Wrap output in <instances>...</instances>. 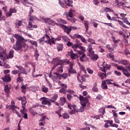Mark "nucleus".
Here are the masks:
<instances>
[{"label":"nucleus","instance_id":"b1692460","mask_svg":"<svg viewBox=\"0 0 130 130\" xmlns=\"http://www.w3.org/2000/svg\"><path fill=\"white\" fill-rule=\"evenodd\" d=\"M123 74L125 76V77H127V78H129L130 77V73L127 71V69H125L123 70Z\"/></svg>","mask_w":130,"mask_h":130},{"label":"nucleus","instance_id":"aec40b11","mask_svg":"<svg viewBox=\"0 0 130 130\" xmlns=\"http://www.w3.org/2000/svg\"><path fill=\"white\" fill-rule=\"evenodd\" d=\"M10 90H11V85L7 84L5 86V92L6 94H9L10 93Z\"/></svg>","mask_w":130,"mask_h":130},{"label":"nucleus","instance_id":"2f4dec72","mask_svg":"<svg viewBox=\"0 0 130 130\" xmlns=\"http://www.w3.org/2000/svg\"><path fill=\"white\" fill-rule=\"evenodd\" d=\"M46 41V35H45V36L43 37L42 38L40 39L39 40V41L41 44H43L44 42Z\"/></svg>","mask_w":130,"mask_h":130},{"label":"nucleus","instance_id":"1a4fd4ad","mask_svg":"<svg viewBox=\"0 0 130 130\" xmlns=\"http://www.w3.org/2000/svg\"><path fill=\"white\" fill-rule=\"evenodd\" d=\"M67 63L70 64L69 72L71 74H76V70L73 69V67H74V64L73 63H71L69 60H65Z\"/></svg>","mask_w":130,"mask_h":130},{"label":"nucleus","instance_id":"49530a36","mask_svg":"<svg viewBox=\"0 0 130 130\" xmlns=\"http://www.w3.org/2000/svg\"><path fill=\"white\" fill-rule=\"evenodd\" d=\"M22 4L26 7H28V6L30 5V3L28 1V0H23V1L22 2Z\"/></svg>","mask_w":130,"mask_h":130},{"label":"nucleus","instance_id":"8fccbe9b","mask_svg":"<svg viewBox=\"0 0 130 130\" xmlns=\"http://www.w3.org/2000/svg\"><path fill=\"white\" fill-rule=\"evenodd\" d=\"M99 112H100V113H102V114H104V113H105V108L103 107V108H101L99 110Z\"/></svg>","mask_w":130,"mask_h":130},{"label":"nucleus","instance_id":"ea45409f","mask_svg":"<svg viewBox=\"0 0 130 130\" xmlns=\"http://www.w3.org/2000/svg\"><path fill=\"white\" fill-rule=\"evenodd\" d=\"M88 50L90 53V54H92L94 53V51H93V48H92V45H89L88 48Z\"/></svg>","mask_w":130,"mask_h":130},{"label":"nucleus","instance_id":"a19ab883","mask_svg":"<svg viewBox=\"0 0 130 130\" xmlns=\"http://www.w3.org/2000/svg\"><path fill=\"white\" fill-rule=\"evenodd\" d=\"M60 78H62L63 79H64V80H66L68 78V74L67 73H64L63 74H59Z\"/></svg>","mask_w":130,"mask_h":130},{"label":"nucleus","instance_id":"c03bdc74","mask_svg":"<svg viewBox=\"0 0 130 130\" xmlns=\"http://www.w3.org/2000/svg\"><path fill=\"white\" fill-rule=\"evenodd\" d=\"M90 24H93V27H94V28H97V27H98L99 24L92 20H90Z\"/></svg>","mask_w":130,"mask_h":130},{"label":"nucleus","instance_id":"3c124183","mask_svg":"<svg viewBox=\"0 0 130 130\" xmlns=\"http://www.w3.org/2000/svg\"><path fill=\"white\" fill-rule=\"evenodd\" d=\"M88 42L91 43V44H96V43H95V40H94L93 39H91V38L88 39Z\"/></svg>","mask_w":130,"mask_h":130},{"label":"nucleus","instance_id":"ddd939ff","mask_svg":"<svg viewBox=\"0 0 130 130\" xmlns=\"http://www.w3.org/2000/svg\"><path fill=\"white\" fill-rule=\"evenodd\" d=\"M43 20L44 21L45 23L49 24V25H52L53 26L55 25L54 21L51 20L50 18H43Z\"/></svg>","mask_w":130,"mask_h":130},{"label":"nucleus","instance_id":"774afa93","mask_svg":"<svg viewBox=\"0 0 130 130\" xmlns=\"http://www.w3.org/2000/svg\"><path fill=\"white\" fill-rule=\"evenodd\" d=\"M82 36H81V35H78V34H75L74 35V37L75 38H78V39H81L82 38Z\"/></svg>","mask_w":130,"mask_h":130},{"label":"nucleus","instance_id":"052dcab7","mask_svg":"<svg viewBox=\"0 0 130 130\" xmlns=\"http://www.w3.org/2000/svg\"><path fill=\"white\" fill-rule=\"evenodd\" d=\"M21 89H22V92H23V93H26V86L22 85L21 86Z\"/></svg>","mask_w":130,"mask_h":130},{"label":"nucleus","instance_id":"39448f33","mask_svg":"<svg viewBox=\"0 0 130 130\" xmlns=\"http://www.w3.org/2000/svg\"><path fill=\"white\" fill-rule=\"evenodd\" d=\"M62 8H64V4L68 7H73V1L71 0H58Z\"/></svg>","mask_w":130,"mask_h":130},{"label":"nucleus","instance_id":"6e6552de","mask_svg":"<svg viewBox=\"0 0 130 130\" xmlns=\"http://www.w3.org/2000/svg\"><path fill=\"white\" fill-rule=\"evenodd\" d=\"M46 41H45V43H48L50 45H51V44H54V43H55V38H52L51 39H50L49 38V36L47 34L46 35Z\"/></svg>","mask_w":130,"mask_h":130},{"label":"nucleus","instance_id":"f257e3e1","mask_svg":"<svg viewBox=\"0 0 130 130\" xmlns=\"http://www.w3.org/2000/svg\"><path fill=\"white\" fill-rule=\"evenodd\" d=\"M14 38H16L17 40L16 45L13 46L14 50H20L22 47L28 46V45L25 43V42H27V40L24 39L23 37L21 36L20 35H14Z\"/></svg>","mask_w":130,"mask_h":130},{"label":"nucleus","instance_id":"a878e982","mask_svg":"<svg viewBox=\"0 0 130 130\" xmlns=\"http://www.w3.org/2000/svg\"><path fill=\"white\" fill-rule=\"evenodd\" d=\"M66 100L65 98L61 97L60 98L59 105H61V106L64 105V104H66Z\"/></svg>","mask_w":130,"mask_h":130},{"label":"nucleus","instance_id":"a18cd8bd","mask_svg":"<svg viewBox=\"0 0 130 130\" xmlns=\"http://www.w3.org/2000/svg\"><path fill=\"white\" fill-rule=\"evenodd\" d=\"M28 19L30 21H34V20H36V17L32 16L31 14H28Z\"/></svg>","mask_w":130,"mask_h":130},{"label":"nucleus","instance_id":"69168bd1","mask_svg":"<svg viewBox=\"0 0 130 130\" xmlns=\"http://www.w3.org/2000/svg\"><path fill=\"white\" fill-rule=\"evenodd\" d=\"M6 108H7V109H9V110H11V109H12V110L16 109L15 108H13L12 107V106H11V105H10L9 106H6Z\"/></svg>","mask_w":130,"mask_h":130},{"label":"nucleus","instance_id":"6ab92c4d","mask_svg":"<svg viewBox=\"0 0 130 130\" xmlns=\"http://www.w3.org/2000/svg\"><path fill=\"white\" fill-rule=\"evenodd\" d=\"M22 107L23 110H25L26 108V104H27V101H26V96H23V100L21 102Z\"/></svg>","mask_w":130,"mask_h":130},{"label":"nucleus","instance_id":"423d86ee","mask_svg":"<svg viewBox=\"0 0 130 130\" xmlns=\"http://www.w3.org/2000/svg\"><path fill=\"white\" fill-rule=\"evenodd\" d=\"M68 107L69 109H72L70 112H69V114H75L76 112H79V109L77 108L76 105H74L72 106L71 104H68Z\"/></svg>","mask_w":130,"mask_h":130},{"label":"nucleus","instance_id":"37998d69","mask_svg":"<svg viewBox=\"0 0 130 130\" xmlns=\"http://www.w3.org/2000/svg\"><path fill=\"white\" fill-rule=\"evenodd\" d=\"M29 42L31 44L36 46V47H37V46H38V44H37V42L35 41L30 40Z\"/></svg>","mask_w":130,"mask_h":130},{"label":"nucleus","instance_id":"680f3d73","mask_svg":"<svg viewBox=\"0 0 130 130\" xmlns=\"http://www.w3.org/2000/svg\"><path fill=\"white\" fill-rule=\"evenodd\" d=\"M114 121L115 123H117L118 124H119L120 123V121L119 120V119L116 118H114Z\"/></svg>","mask_w":130,"mask_h":130},{"label":"nucleus","instance_id":"bb28decb","mask_svg":"<svg viewBox=\"0 0 130 130\" xmlns=\"http://www.w3.org/2000/svg\"><path fill=\"white\" fill-rule=\"evenodd\" d=\"M17 13V10L15 8L10 9L9 12L7 14V16H12V14Z\"/></svg>","mask_w":130,"mask_h":130},{"label":"nucleus","instance_id":"79ce46f5","mask_svg":"<svg viewBox=\"0 0 130 130\" xmlns=\"http://www.w3.org/2000/svg\"><path fill=\"white\" fill-rule=\"evenodd\" d=\"M42 91L44 92V93H47V92H48V88L45 87V85H43L42 87Z\"/></svg>","mask_w":130,"mask_h":130},{"label":"nucleus","instance_id":"58836bf2","mask_svg":"<svg viewBox=\"0 0 130 130\" xmlns=\"http://www.w3.org/2000/svg\"><path fill=\"white\" fill-rule=\"evenodd\" d=\"M57 21L58 22V23H60L61 24H67V21L61 18L57 19Z\"/></svg>","mask_w":130,"mask_h":130},{"label":"nucleus","instance_id":"e433bc0d","mask_svg":"<svg viewBox=\"0 0 130 130\" xmlns=\"http://www.w3.org/2000/svg\"><path fill=\"white\" fill-rule=\"evenodd\" d=\"M106 48H107L109 52H112V51H114V48L111 47L109 44L106 45Z\"/></svg>","mask_w":130,"mask_h":130},{"label":"nucleus","instance_id":"f03ea898","mask_svg":"<svg viewBox=\"0 0 130 130\" xmlns=\"http://www.w3.org/2000/svg\"><path fill=\"white\" fill-rule=\"evenodd\" d=\"M72 48H73L74 51H76L80 54H82L80 58V60H81V61H84V58L86 57V54L84 53V52H85V48L82 46V44L78 43L74 44L72 46Z\"/></svg>","mask_w":130,"mask_h":130},{"label":"nucleus","instance_id":"864d4df0","mask_svg":"<svg viewBox=\"0 0 130 130\" xmlns=\"http://www.w3.org/2000/svg\"><path fill=\"white\" fill-rule=\"evenodd\" d=\"M112 112L113 113V116L114 117V118L117 117L118 116V115L116 113V111L113 110L112 111Z\"/></svg>","mask_w":130,"mask_h":130},{"label":"nucleus","instance_id":"4c0bfd02","mask_svg":"<svg viewBox=\"0 0 130 130\" xmlns=\"http://www.w3.org/2000/svg\"><path fill=\"white\" fill-rule=\"evenodd\" d=\"M89 25H90V23L87 20L84 21V26L85 27V29L86 31H88V29H89Z\"/></svg>","mask_w":130,"mask_h":130},{"label":"nucleus","instance_id":"5701e85b","mask_svg":"<svg viewBox=\"0 0 130 130\" xmlns=\"http://www.w3.org/2000/svg\"><path fill=\"white\" fill-rule=\"evenodd\" d=\"M107 122H108L112 127H116L117 128L118 127V125L117 124H113V121L112 120H107Z\"/></svg>","mask_w":130,"mask_h":130},{"label":"nucleus","instance_id":"13d9d810","mask_svg":"<svg viewBox=\"0 0 130 130\" xmlns=\"http://www.w3.org/2000/svg\"><path fill=\"white\" fill-rule=\"evenodd\" d=\"M116 4H117V6H123L124 5V3L123 2H118V0H116L115 2Z\"/></svg>","mask_w":130,"mask_h":130},{"label":"nucleus","instance_id":"2eb2a0df","mask_svg":"<svg viewBox=\"0 0 130 130\" xmlns=\"http://www.w3.org/2000/svg\"><path fill=\"white\" fill-rule=\"evenodd\" d=\"M6 57H7L8 59H9V58H13V57H14V50H10L8 56V55L6 54L5 56H4V60H5V58H6Z\"/></svg>","mask_w":130,"mask_h":130},{"label":"nucleus","instance_id":"412c9836","mask_svg":"<svg viewBox=\"0 0 130 130\" xmlns=\"http://www.w3.org/2000/svg\"><path fill=\"white\" fill-rule=\"evenodd\" d=\"M118 63H121V64H123V66H127V64H128V60L122 59L118 61Z\"/></svg>","mask_w":130,"mask_h":130},{"label":"nucleus","instance_id":"4d7b16f0","mask_svg":"<svg viewBox=\"0 0 130 130\" xmlns=\"http://www.w3.org/2000/svg\"><path fill=\"white\" fill-rule=\"evenodd\" d=\"M20 72V71L19 70H13L12 71L11 74L12 75H17V74H19Z\"/></svg>","mask_w":130,"mask_h":130},{"label":"nucleus","instance_id":"0eeeda50","mask_svg":"<svg viewBox=\"0 0 130 130\" xmlns=\"http://www.w3.org/2000/svg\"><path fill=\"white\" fill-rule=\"evenodd\" d=\"M111 66L110 64H107L105 62H104L102 67H99L100 71L103 72L104 73H106L108 70H109Z\"/></svg>","mask_w":130,"mask_h":130},{"label":"nucleus","instance_id":"393cba45","mask_svg":"<svg viewBox=\"0 0 130 130\" xmlns=\"http://www.w3.org/2000/svg\"><path fill=\"white\" fill-rule=\"evenodd\" d=\"M76 12V11L73 9H70L69 11V16L70 17V18H72L75 16V13Z\"/></svg>","mask_w":130,"mask_h":130},{"label":"nucleus","instance_id":"cd10ccee","mask_svg":"<svg viewBox=\"0 0 130 130\" xmlns=\"http://www.w3.org/2000/svg\"><path fill=\"white\" fill-rule=\"evenodd\" d=\"M84 78L80 75V73L77 74V80L79 83H82L84 82Z\"/></svg>","mask_w":130,"mask_h":130},{"label":"nucleus","instance_id":"4be33fe9","mask_svg":"<svg viewBox=\"0 0 130 130\" xmlns=\"http://www.w3.org/2000/svg\"><path fill=\"white\" fill-rule=\"evenodd\" d=\"M38 26H37V25H32V23H31V22H29L28 23V28L29 29V30H33V29H34V28H37Z\"/></svg>","mask_w":130,"mask_h":130},{"label":"nucleus","instance_id":"e2e57ef3","mask_svg":"<svg viewBox=\"0 0 130 130\" xmlns=\"http://www.w3.org/2000/svg\"><path fill=\"white\" fill-rule=\"evenodd\" d=\"M60 93H62V94H66V88H62L61 89L59 90Z\"/></svg>","mask_w":130,"mask_h":130},{"label":"nucleus","instance_id":"20e7f679","mask_svg":"<svg viewBox=\"0 0 130 130\" xmlns=\"http://www.w3.org/2000/svg\"><path fill=\"white\" fill-rule=\"evenodd\" d=\"M79 100L80 101V104L82 105V107L80 108V110L81 112H82V111H84V107H86V104L88 103L89 101L88 100L87 98H84L82 95H80Z\"/></svg>","mask_w":130,"mask_h":130},{"label":"nucleus","instance_id":"dca6fc26","mask_svg":"<svg viewBox=\"0 0 130 130\" xmlns=\"http://www.w3.org/2000/svg\"><path fill=\"white\" fill-rule=\"evenodd\" d=\"M2 79L4 82L9 83V82H11V76H10V75H6L4 77L2 78Z\"/></svg>","mask_w":130,"mask_h":130},{"label":"nucleus","instance_id":"5fc2aeb1","mask_svg":"<svg viewBox=\"0 0 130 130\" xmlns=\"http://www.w3.org/2000/svg\"><path fill=\"white\" fill-rule=\"evenodd\" d=\"M30 112L31 114H32V115H33V116H35L37 114H38L36 112H35L32 109L30 110Z\"/></svg>","mask_w":130,"mask_h":130},{"label":"nucleus","instance_id":"de8ad7c7","mask_svg":"<svg viewBox=\"0 0 130 130\" xmlns=\"http://www.w3.org/2000/svg\"><path fill=\"white\" fill-rule=\"evenodd\" d=\"M63 118L64 119H67V118H70V115L68 113H64L63 114Z\"/></svg>","mask_w":130,"mask_h":130},{"label":"nucleus","instance_id":"f3484780","mask_svg":"<svg viewBox=\"0 0 130 130\" xmlns=\"http://www.w3.org/2000/svg\"><path fill=\"white\" fill-rule=\"evenodd\" d=\"M69 54L72 59H76V58H78V55L76 53H74L73 51H71Z\"/></svg>","mask_w":130,"mask_h":130},{"label":"nucleus","instance_id":"09e8293b","mask_svg":"<svg viewBox=\"0 0 130 130\" xmlns=\"http://www.w3.org/2000/svg\"><path fill=\"white\" fill-rule=\"evenodd\" d=\"M62 38L63 41L65 42H69V41H70V39H69V38L66 36H63Z\"/></svg>","mask_w":130,"mask_h":130},{"label":"nucleus","instance_id":"6e6d98bb","mask_svg":"<svg viewBox=\"0 0 130 130\" xmlns=\"http://www.w3.org/2000/svg\"><path fill=\"white\" fill-rule=\"evenodd\" d=\"M117 70H119V71H122L123 72L125 69V68H124V67L123 66H118L117 67Z\"/></svg>","mask_w":130,"mask_h":130},{"label":"nucleus","instance_id":"9d476101","mask_svg":"<svg viewBox=\"0 0 130 130\" xmlns=\"http://www.w3.org/2000/svg\"><path fill=\"white\" fill-rule=\"evenodd\" d=\"M40 101H42V104H43V105H46V104H47V105L50 106L51 104L50 101L45 98H41Z\"/></svg>","mask_w":130,"mask_h":130},{"label":"nucleus","instance_id":"72a5a7b5","mask_svg":"<svg viewBox=\"0 0 130 130\" xmlns=\"http://www.w3.org/2000/svg\"><path fill=\"white\" fill-rule=\"evenodd\" d=\"M99 78H101V79H102V80H104L105 78H106V74L103 73H99Z\"/></svg>","mask_w":130,"mask_h":130},{"label":"nucleus","instance_id":"473e14b6","mask_svg":"<svg viewBox=\"0 0 130 130\" xmlns=\"http://www.w3.org/2000/svg\"><path fill=\"white\" fill-rule=\"evenodd\" d=\"M63 48V45L62 44H59L57 47V50L58 51H62Z\"/></svg>","mask_w":130,"mask_h":130},{"label":"nucleus","instance_id":"c85d7f7f","mask_svg":"<svg viewBox=\"0 0 130 130\" xmlns=\"http://www.w3.org/2000/svg\"><path fill=\"white\" fill-rule=\"evenodd\" d=\"M90 56L92 60H97L98 59V56L93 53L90 54Z\"/></svg>","mask_w":130,"mask_h":130},{"label":"nucleus","instance_id":"f8f14e48","mask_svg":"<svg viewBox=\"0 0 130 130\" xmlns=\"http://www.w3.org/2000/svg\"><path fill=\"white\" fill-rule=\"evenodd\" d=\"M60 27L63 29L64 32H66L68 35L70 34V33H71V31H72L71 26L68 27L64 25H60Z\"/></svg>","mask_w":130,"mask_h":130},{"label":"nucleus","instance_id":"4468645a","mask_svg":"<svg viewBox=\"0 0 130 130\" xmlns=\"http://www.w3.org/2000/svg\"><path fill=\"white\" fill-rule=\"evenodd\" d=\"M23 24H25V22L23 20H17L15 23V27L16 28H20L21 26H23Z\"/></svg>","mask_w":130,"mask_h":130},{"label":"nucleus","instance_id":"bf43d9fd","mask_svg":"<svg viewBox=\"0 0 130 130\" xmlns=\"http://www.w3.org/2000/svg\"><path fill=\"white\" fill-rule=\"evenodd\" d=\"M97 100H101V99H103V96L101 95V94H98L96 98Z\"/></svg>","mask_w":130,"mask_h":130},{"label":"nucleus","instance_id":"338daca9","mask_svg":"<svg viewBox=\"0 0 130 130\" xmlns=\"http://www.w3.org/2000/svg\"><path fill=\"white\" fill-rule=\"evenodd\" d=\"M99 3H100L99 0H93V4L95 6H98V5H99Z\"/></svg>","mask_w":130,"mask_h":130},{"label":"nucleus","instance_id":"0e129e2a","mask_svg":"<svg viewBox=\"0 0 130 130\" xmlns=\"http://www.w3.org/2000/svg\"><path fill=\"white\" fill-rule=\"evenodd\" d=\"M92 91L93 92H98V88L96 87V85H94L92 87Z\"/></svg>","mask_w":130,"mask_h":130},{"label":"nucleus","instance_id":"7ed1b4c3","mask_svg":"<svg viewBox=\"0 0 130 130\" xmlns=\"http://www.w3.org/2000/svg\"><path fill=\"white\" fill-rule=\"evenodd\" d=\"M66 60H61L60 58L58 57H56L55 58L53 59L52 61V63L54 64L52 67V70H54L57 66H59L60 64H62L63 62H65Z\"/></svg>","mask_w":130,"mask_h":130},{"label":"nucleus","instance_id":"a211bd4d","mask_svg":"<svg viewBox=\"0 0 130 130\" xmlns=\"http://www.w3.org/2000/svg\"><path fill=\"white\" fill-rule=\"evenodd\" d=\"M56 76H52V80L54 81V82H57L58 80H60V76H59V74L57 73H55Z\"/></svg>","mask_w":130,"mask_h":130},{"label":"nucleus","instance_id":"603ef678","mask_svg":"<svg viewBox=\"0 0 130 130\" xmlns=\"http://www.w3.org/2000/svg\"><path fill=\"white\" fill-rule=\"evenodd\" d=\"M107 56L108 57H109L111 59H112V60H113V59H114V55L112 54H107Z\"/></svg>","mask_w":130,"mask_h":130},{"label":"nucleus","instance_id":"c756f323","mask_svg":"<svg viewBox=\"0 0 130 130\" xmlns=\"http://www.w3.org/2000/svg\"><path fill=\"white\" fill-rule=\"evenodd\" d=\"M24 111L25 110H21V114H22L23 118H25V119H28V114H27V113H25Z\"/></svg>","mask_w":130,"mask_h":130},{"label":"nucleus","instance_id":"9b49d317","mask_svg":"<svg viewBox=\"0 0 130 130\" xmlns=\"http://www.w3.org/2000/svg\"><path fill=\"white\" fill-rule=\"evenodd\" d=\"M7 53L6 50H4V48L0 46V58L2 60H4V56H6Z\"/></svg>","mask_w":130,"mask_h":130},{"label":"nucleus","instance_id":"f704fd0d","mask_svg":"<svg viewBox=\"0 0 130 130\" xmlns=\"http://www.w3.org/2000/svg\"><path fill=\"white\" fill-rule=\"evenodd\" d=\"M78 66H79L80 69L81 70V71H83V72H84V73L86 74L87 73V71L85 69V67H84V66H83L82 64H81V63L79 62H78Z\"/></svg>","mask_w":130,"mask_h":130},{"label":"nucleus","instance_id":"7c9ffc66","mask_svg":"<svg viewBox=\"0 0 130 130\" xmlns=\"http://www.w3.org/2000/svg\"><path fill=\"white\" fill-rule=\"evenodd\" d=\"M101 87L102 89L104 90H107V89H108V87H107V84L105 83V82L103 80L102 82V85Z\"/></svg>","mask_w":130,"mask_h":130},{"label":"nucleus","instance_id":"c9c22d12","mask_svg":"<svg viewBox=\"0 0 130 130\" xmlns=\"http://www.w3.org/2000/svg\"><path fill=\"white\" fill-rule=\"evenodd\" d=\"M104 81L105 83L107 84V85H112V84H113V83H112V82H113L112 79H106Z\"/></svg>","mask_w":130,"mask_h":130}]
</instances>
